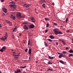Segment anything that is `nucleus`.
<instances>
[{
  "label": "nucleus",
  "instance_id": "58",
  "mask_svg": "<svg viewBox=\"0 0 73 73\" xmlns=\"http://www.w3.org/2000/svg\"><path fill=\"white\" fill-rule=\"evenodd\" d=\"M1 24H0V28H1Z\"/></svg>",
  "mask_w": 73,
  "mask_h": 73
},
{
  "label": "nucleus",
  "instance_id": "11",
  "mask_svg": "<svg viewBox=\"0 0 73 73\" xmlns=\"http://www.w3.org/2000/svg\"><path fill=\"white\" fill-rule=\"evenodd\" d=\"M13 56L14 57V58H19V57H18V56L16 54H13Z\"/></svg>",
  "mask_w": 73,
  "mask_h": 73
},
{
  "label": "nucleus",
  "instance_id": "15",
  "mask_svg": "<svg viewBox=\"0 0 73 73\" xmlns=\"http://www.w3.org/2000/svg\"><path fill=\"white\" fill-rule=\"evenodd\" d=\"M29 54H31V52H32V49L31 48H30L29 49Z\"/></svg>",
  "mask_w": 73,
  "mask_h": 73
},
{
  "label": "nucleus",
  "instance_id": "4",
  "mask_svg": "<svg viewBox=\"0 0 73 73\" xmlns=\"http://www.w3.org/2000/svg\"><path fill=\"white\" fill-rule=\"evenodd\" d=\"M30 19H31V20H32V22H33V23H35V18L34 17H31Z\"/></svg>",
  "mask_w": 73,
  "mask_h": 73
},
{
  "label": "nucleus",
  "instance_id": "30",
  "mask_svg": "<svg viewBox=\"0 0 73 73\" xmlns=\"http://www.w3.org/2000/svg\"><path fill=\"white\" fill-rule=\"evenodd\" d=\"M42 6L43 7L45 8V4H43L42 5Z\"/></svg>",
  "mask_w": 73,
  "mask_h": 73
},
{
  "label": "nucleus",
  "instance_id": "34",
  "mask_svg": "<svg viewBox=\"0 0 73 73\" xmlns=\"http://www.w3.org/2000/svg\"><path fill=\"white\" fill-rule=\"evenodd\" d=\"M0 51L1 52H3V51H4L3 50L2 48L0 50Z\"/></svg>",
  "mask_w": 73,
  "mask_h": 73
},
{
  "label": "nucleus",
  "instance_id": "52",
  "mask_svg": "<svg viewBox=\"0 0 73 73\" xmlns=\"http://www.w3.org/2000/svg\"><path fill=\"white\" fill-rule=\"evenodd\" d=\"M52 4L53 5H54V3H52Z\"/></svg>",
  "mask_w": 73,
  "mask_h": 73
},
{
  "label": "nucleus",
  "instance_id": "59",
  "mask_svg": "<svg viewBox=\"0 0 73 73\" xmlns=\"http://www.w3.org/2000/svg\"><path fill=\"white\" fill-rule=\"evenodd\" d=\"M35 13H37V12L36 11H35Z\"/></svg>",
  "mask_w": 73,
  "mask_h": 73
},
{
  "label": "nucleus",
  "instance_id": "20",
  "mask_svg": "<svg viewBox=\"0 0 73 73\" xmlns=\"http://www.w3.org/2000/svg\"><path fill=\"white\" fill-rule=\"evenodd\" d=\"M69 52L70 53H73V50H69Z\"/></svg>",
  "mask_w": 73,
  "mask_h": 73
},
{
  "label": "nucleus",
  "instance_id": "29",
  "mask_svg": "<svg viewBox=\"0 0 73 73\" xmlns=\"http://www.w3.org/2000/svg\"><path fill=\"white\" fill-rule=\"evenodd\" d=\"M62 52L63 53V54H65V53H67V52H66L65 51H63Z\"/></svg>",
  "mask_w": 73,
  "mask_h": 73
},
{
  "label": "nucleus",
  "instance_id": "35",
  "mask_svg": "<svg viewBox=\"0 0 73 73\" xmlns=\"http://www.w3.org/2000/svg\"><path fill=\"white\" fill-rule=\"evenodd\" d=\"M27 4H25L23 6L24 7H25L26 8H27Z\"/></svg>",
  "mask_w": 73,
  "mask_h": 73
},
{
  "label": "nucleus",
  "instance_id": "6",
  "mask_svg": "<svg viewBox=\"0 0 73 73\" xmlns=\"http://www.w3.org/2000/svg\"><path fill=\"white\" fill-rule=\"evenodd\" d=\"M29 27L30 29H32L35 27V25L33 24L29 26Z\"/></svg>",
  "mask_w": 73,
  "mask_h": 73
},
{
  "label": "nucleus",
  "instance_id": "1",
  "mask_svg": "<svg viewBox=\"0 0 73 73\" xmlns=\"http://www.w3.org/2000/svg\"><path fill=\"white\" fill-rule=\"evenodd\" d=\"M54 32L55 34L56 35H58L59 34H62V33L61 32V31H58V29H54Z\"/></svg>",
  "mask_w": 73,
  "mask_h": 73
},
{
  "label": "nucleus",
  "instance_id": "49",
  "mask_svg": "<svg viewBox=\"0 0 73 73\" xmlns=\"http://www.w3.org/2000/svg\"><path fill=\"white\" fill-rule=\"evenodd\" d=\"M48 30H45V33H46L48 32Z\"/></svg>",
  "mask_w": 73,
  "mask_h": 73
},
{
  "label": "nucleus",
  "instance_id": "37",
  "mask_svg": "<svg viewBox=\"0 0 73 73\" xmlns=\"http://www.w3.org/2000/svg\"><path fill=\"white\" fill-rule=\"evenodd\" d=\"M48 41H50V42H52V40H51V39H48Z\"/></svg>",
  "mask_w": 73,
  "mask_h": 73
},
{
  "label": "nucleus",
  "instance_id": "3",
  "mask_svg": "<svg viewBox=\"0 0 73 73\" xmlns=\"http://www.w3.org/2000/svg\"><path fill=\"white\" fill-rule=\"evenodd\" d=\"M9 6L11 8H13L14 9L16 8V5L11 4L9 5Z\"/></svg>",
  "mask_w": 73,
  "mask_h": 73
},
{
  "label": "nucleus",
  "instance_id": "36",
  "mask_svg": "<svg viewBox=\"0 0 73 73\" xmlns=\"http://www.w3.org/2000/svg\"><path fill=\"white\" fill-rule=\"evenodd\" d=\"M53 24L55 25H57V24L55 23L54 22H53Z\"/></svg>",
  "mask_w": 73,
  "mask_h": 73
},
{
  "label": "nucleus",
  "instance_id": "61",
  "mask_svg": "<svg viewBox=\"0 0 73 73\" xmlns=\"http://www.w3.org/2000/svg\"><path fill=\"white\" fill-rule=\"evenodd\" d=\"M37 62H38V61H36V63H37Z\"/></svg>",
  "mask_w": 73,
  "mask_h": 73
},
{
  "label": "nucleus",
  "instance_id": "60",
  "mask_svg": "<svg viewBox=\"0 0 73 73\" xmlns=\"http://www.w3.org/2000/svg\"><path fill=\"white\" fill-rule=\"evenodd\" d=\"M23 43H24V44H25V41L23 42Z\"/></svg>",
  "mask_w": 73,
  "mask_h": 73
},
{
  "label": "nucleus",
  "instance_id": "16",
  "mask_svg": "<svg viewBox=\"0 0 73 73\" xmlns=\"http://www.w3.org/2000/svg\"><path fill=\"white\" fill-rule=\"evenodd\" d=\"M5 48H6V47L5 46H4L2 47V49L4 51L5 50Z\"/></svg>",
  "mask_w": 73,
  "mask_h": 73
},
{
  "label": "nucleus",
  "instance_id": "10",
  "mask_svg": "<svg viewBox=\"0 0 73 73\" xmlns=\"http://www.w3.org/2000/svg\"><path fill=\"white\" fill-rule=\"evenodd\" d=\"M62 57H66V55H59V58H62Z\"/></svg>",
  "mask_w": 73,
  "mask_h": 73
},
{
  "label": "nucleus",
  "instance_id": "51",
  "mask_svg": "<svg viewBox=\"0 0 73 73\" xmlns=\"http://www.w3.org/2000/svg\"><path fill=\"white\" fill-rule=\"evenodd\" d=\"M13 20H15V17H13Z\"/></svg>",
  "mask_w": 73,
  "mask_h": 73
},
{
  "label": "nucleus",
  "instance_id": "2",
  "mask_svg": "<svg viewBox=\"0 0 73 73\" xmlns=\"http://www.w3.org/2000/svg\"><path fill=\"white\" fill-rule=\"evenodd\" d=\"M7 37H8V34H7V32H6L5 36L1 38L0 39L1 40H3L4 41L5 40H7Z\"/></svg>",
  "mask_w": 73,
  "mask_h": 73
},
{
  "label": "nucleus",
  "instance_id": "62",
  "mask_svg": "<svg viewBox=\"0 0 73 73\" xmlns=\"http://www.w3.org/2000/svg\"><path fill=\"white\" fill-rule=\"evenodd\" d=\"M26 71H29L28 70H27V69H26Z\"/></svg>",
  "mask_w": 73,
  "mask_h": 73
},
{
  "label": "nucleus",
  "instance_id": "50",
  "mask_svg": "<svg viewBox=\"0 0 73 73\" xmlns=\"http://www.w3.org/2000/svg\"><path fill=\"white\" fill-rule=\"evenodd\" d=\"M66 50H68V47H66Z\"/></svg>",
  "mask_w": 73,
  "mask_h": 73
},
{
  "label": "nucleus",
  "instance_id": "14",
  "mask_svg": "<svg viewBox=\"0 0 73 73\" xmlns=\"http://www.w3.org/2000/svg\"><path fill=\"white\" fill-rule=\"evenodd\" d=\"M40 1L39 3H44L45 2H46L45 0H40Z\"/></svg>",
  "mask_w": 73,
  "mask_h": 73
},
{
  "label": "nucleus",
  "instance_id": "7",
  "mask_svg": "<svg viewBox=\"0 0 73 73\" xmlns=\"http://www.w3.org/2000/svg\"><path fill=\"white\" fill-rule=\"evenodd\" d=\"M21 15V13H18L17 14V17H20V18Z\"/></svg>",
  "mask_w": 73,
  "mask_h": 73
},
{
  "label": "nucleus",
  "instance_id": "41",
  "mask_svg": "<svg viewBox=\"0 0 73 73\" xmlns=\"http://www.w3.org/2000/svg\"><path fill=\"white\" fill-rule=\"evenodd\" d=\"M9 24L10 25H12V23L10 22H9Z\"/></svg>",
  "mask_w": 73,
  "mask_h": 73
},
{
  "label": "nucleus",
  "instance_id": "5",
  "mask_svg": "<svg viewBox=\"0 0 73 73\" xmlns=\"http://www.w3.org/2000/svg\"><path fill=\"white\" fill-rule=\"evenodd\" d=\"M23 27L24 29H26L27 30L28 29V27L25 25H23Z\"/></svg>",
  "mask_w": 73,
  "mask_h": 73
},
{
  "label": "nucleus",
  "instance_id": "39",
  "mask_svg": "<svg viewBox=\"0 0 73 73\" xmlns=\"http://www.w3.org/2000/svg\"><path fill=\"white\" fill-rule=\"evenodd\" d=\"M25 51L26 52H28V49L26 48L25 50Z\"/></svg>",
  "mask_w": 73,
  "mask_h": 73
},
{
  "label": "nucleus",
  "instance_id": "28",
  "mask_svg": "<svg viewBox=\"0 0 73 73\" xmlns=\"http://www.w3.org/2000/svg\"><path fill=\"white\" fill-rule=\"evenodd\" d=\"M72 56H73V55L72 54H69L68 56L69 57H72Z\"/></svg>",
  "mask_w": 73,
  "mask_h": 73
},
{
  "label": "nucleus",
  "instance_id": "56",
  "mask_svg": "<svg viewBox=\"0 0 73 73\" xmlns=\"http://www.w3.org/2000/svg\"><path fill=\"white\" fill-rule=\"evenodd\" d=\"M31 57H29V60H31Z\"/></svg>",
  "mask_w": 73,
  "mask_h": 73
},
{
  "label": "nucleus",
  "instance_id": "48",
  "mask_svg": "<svg viewBox=\"0 0 73 73\" xmlns=\"http://www.w3.org/2000/svg\"><path fill=\"white\" fill-rule=\"evenodd\" d=\"M13 54H16V52H13Z\"/></svg>",
  "mask_w": 73,
  "mask_h": 73
},
{
  "label": "nucleus",
  "instance_id": "24",
  "mask_svg": "<svg viewBox=\"0 0 73 73\" xmlns=\"http://www.w3.org/2000/svg\"><path fill=\"white\" fill-rule=\"evenodd\" d=\"M44 19L46 21H48L49 20V19L47 18H44Z\"/></svg>",
  "mask_w": 73,
  "mask_h": 73
},
{
  "label": "nucleus",
  "instance_id": "18",
  "mask_svg": "<svg viewBox=\"0 0 73 73\" xmlns=\"http://www.w3.org/2000/svg\"><path fill=\"white\" fill-rule=\"evenodd\" d=\"M48 58H50V59H51V60H52V59L53 58V57H51V56H48Z\"/></svg>",
  "mask_w": 73,
  "mask_h": 73
},
{
  "label": "nucleus",
  "instance_id": "23",
  "mask_svg": "<svg viewBox=\"0 0 73 73\" xmlns=\"http://www.w3.org/2000/svg\"><path fill=\"white\" fill-rule=\"evenodd\" d=\"M28 23V22L27 21L23 22V24H27Z\"/></svg>",
  "mask_w": 73,
  "mask_h": 73
},
{
  "label": "nucleus",
  "instance_id": "22",
  "mask_svg": "<svg viewBox=\"0 0 73 73\" xmlns=\"http://www.w3.org/2000/svg\"><path fill=\"white\" fill-rule=\"evenodd\" d=\"M58 54H60L59 56H61V55H63V53H60L59 52H58Z\"/></svg>",
  "mask_w": 73,
  "mask_h": 73
},
{
  "label": "nucleus",
  "instance_id": "43",
  "mask_svg": "<svg viewBox=\"0 0 73 73\" xmlns=\"http://www.w3.org/2000/svg\"><path fill=\"white\" fill-rule=\"evenodd\" d=\"M20 53H19L18 54V55H17V56H18V57H19V56H20Z\"/></svg>",
  "mask_w": 73,
  "mask_h": 73
},
{
  "label": "nucleus",
  "instance_id": "38",
  "mask_svg": "<svg viewBox=\"0 0 73 73\" xmlns=\"http://www.w3.org/2000/svg\"><path fill=\"white\" fill-rule=\"evenodd\" d=\"M48 70H50V71H53V70L52 69H50V68H48Z\"/></svg>",
  "mask_w": 73,
  "mask_h": 73
},
{
  "label": "nucleus",
  "instance_id": "27",
  "mask_svg": "<svg viewBox=\"0 0 73 73\" xmlns=\"http://www.w3.org/2000/svg\"><path fill=\"white\" fill-rule=\"evenodd\" d=\"M25 17V16L24 15H21V17H20V18H24Z\"/></svg>",
  "mask_w": 73,
  "mask_h": 73
},
{
  "label": "nucleus",
  "instance_id": "64",
  "mask_svg": "<svg viewBox=\"0 0 73 73\" xmlns=\"http://www.w3.org/2000/svg\"><path fill=\"white\" fill-rule=\"evenodd\" d=\"M11 50H12V51L13 52V49H11Z\"/></svg>",
  "mask_w": 73,
  "mask_h": 73
},
{
  "label": "nucleus",
  "instance_id": "45",
  "mask_svg": "<svg viewBox=\"0 0 73 73\" xmlns=\"http://www.w3.org/2000/svg\"><path fill=\"white\" fill-rule=\"evenodd\" d=\"M13 17V15H11V18H13V17Z\"/></svg>",
  "mask_w": 73,
  "mask_h": 73
},
{
  "label": "nucleus",
  "instance_id": "32",
  "mask_svg": "<svg viewBox=\"0 0 73 73\" xmlns=\"http://www.w3.org/2000/svg\"><path fill=\"white\" fill-rule=\"evenodd\" d=\"M5 21H6V23H9V22H10V21H8L7 20H6Z\"/></svg>",
  "mask_w": 73,
  "mask_h": 73
},
{
  "label": "nucleus",
  "instance_id": "26",
  "mask_svg": "<svg viewBox=\"0 0 73 73\" xmlns=\"http://www.w3.org/2000/svg\"><path fill=\"white\" fill-rule=\"evenodd\" d=\"M48 65H51V64H53V63H52V62H48Z\"/></svg>",
  "mask_w": 73,
  "mask_h": 73
},
{
  "label": "nucleus",
  "instance_id": "13",
  "mask_svg": "<svg viewBox=\"0 0 73 73\" xmlns=\"http://www.w3.org/2000/svg\"><path fill=\"white\" fill-rule=\"evenodd\" d=\"M49 37L51 38V39H54V37L53 35H50L49 36Z\"/></svg>",
  "mask_w": 73,
  "mask_h": 73
},
{
  "label": "nucleus",
  "instance_id": "63",
  "mask_svg": "<svg viewBox=\"0 0 73 73\" xmlns=\"http://www.w3.org/2000/svg\"><path fill=\"white\" fill-rule=\"evenodd\" d=\"M23 73H26V72H24Z\"/></svg>",
  "mask_w": 73,
  "mask_h": 73
},
{
  "label": "nucleus",
  "instance_id": "9",
  "mask_svg": "<svg viewBox=\"0 0 73 73\" xmlns=\"http://www.w3.org/2000/svg\"><path fill=\"white\" fill-rule=\"evenodd\" d=\"M2 9L3 11L5 12V13H7V9L6 8L3 7L2 8Z\"/></svg>",
  "mask_w": 73,
  "mask_h": 73
},
{
  "label": "nucleus",
  "instance_id": "57",
  "mask_svg": "<svg viewBox=\"0 0 73 73\" xmlns=\"http://www.w3.org/2000/svg\"><path fill=\"white\" fill-rule=\"evenodd\" d=\"M62 41V40H61V39H60V40H59V41Z\"/></svg>",
  "mask_w": 73,
  "mask_h": 73
},
{
  "label": "nucleus",
  "instance_id": "54",
  "mask_svg": "<svg viewBox=\"0 0 73 73\" xmlns=\"http://www.w3.org/2000/svg\"><path fill=\"white\" fill-rule=\"evenodd\" d=\"M56 45H58V42H56Z\"/></svg>",
  "mask_w": 73,
  "mask_h": 73
},
{
  "label": "nucleus",
  "instance_id": "19",
  "mask_svg": "<svg viewBox=\"0 0 73 73\" xmlns=\"http://www.w3.org/2000/svg\"><path fill=\"white\" fill-rule=\"evenodd\" d=\"M44 44L45 46L47 47L48 46V45H47V44L46 43V42L44 41Z\"/></svg>",
  "mask_w": 73,
  "mask_h": 73
},
{
  "label": "nucleus",
  "instance_id": "53",
  "mask_svg": "<svg viewBox=\"0 0 73 73\" xmlns=\"http://www.w3.org/2000/svg\"><path fill=\"white\" fill-rule=\"evenodd\" d=\"M67 33H69V30L67 31Z\"/></svg>",
  "mask_w": 73,
  "mask_h": 73
},
{
  "label": "nucleus",
  "instance_id": "31",
  "mask_svg": "<svg viewBox=\"0 0 73 73\" xmlns=\"http://www.w3.org/2000/svg\"><path fill=\"white\" fill-rule=\"evenodd\" d=\"M62 42H63V44H64V45H66V43H65V42H64V40H62Z\"/></svg>",
  "mask_w": 73,
  "mask_h": 73
},
{
  "label": "nucleus",
  "instance_id": "25",
  "mask_svg": "<svg viewBox=\"0 0 73 73\" xmlns=\"http://www.w3.org/2000/svg\"><path fill=\"white\" fill-rule=\"evenodd\" d=\"M9 4H15V2L13 1H12L11 2H10L9 3Z\"/></svg>",
  "mask_w": 73,
  "mask_h": 73
},
{
  "label": "nucleus",
  "instance_id": "40",
  "mask_svg": "<svg viewBox=\"0 0 73 73\" xmlns=\"http://www.w3.org/2000/svg\"><path fill=\"white\" fill-rule=\"evenodd\" d=\"M15 30H16V28H15L13 30V32H15Z\"/></svg>",
  "mask_w": 73,
  "mask_h": 73
},
{
  "label": "nucleus",
  "instance_id": "12",
  "mask_svg": "<svg viewBox=\"0 0 73 73\" xmlns=\"http://www.w3.org/2000/svg\"><path fill=\"white\" fill-rule=\"evenodd\" d=\"M59 62L60 63H61V64H64V65H65V62H64L62 60H60Z\"/></svg>",
  "mask_w": 73,
  "mask_h": 73
},
{
  "label": "nucleus",
  "instance_id": "47",
  "mask_svg": "<svg viewBox=\"0 0 73 73\" xmlns=\"http://www.w3.org/2000/svg\"><path fill=\"white\" fill-rule=\"evenodd\" d=\"M19 36H21L22 35V34L19 33Z\"/></svg>",
  "mask_w": 73,
  "mask_h": 73
},
{
  "label": "nucleus",
  "instance_id": "17",
  "mask_svg": "<svg viewBox=\"0 0 73 73\" xmlns=\"http://www.w3.org/2000/svg\"><path fill=\"white\" fill-rule=\"evenodd\" d=\"M17 71L18 72V73H19H19H21V70H20V69H17Z\"/></svg>",
  "mask_w": 73,
  "mask_h": 73
},
{
  "label": "nucleus",
  "instance_id": "21",
  "mask_svg": "<svg viewBox=\"0 0 73 73\" xmlns=\"http://www.w3.org/2000/svg\"><path fill=\"white\" fill-rule=\"evenodd\" d=\"M26 67H27V66H25L24 67L23 66H21L20 67V68H22V69H24V68H26Z\"/></svg>",
  "mask_w": 73,
  "mask_h": 73
},
{
  "label": "nucleus",
  "instance_id": "8",
  "mask_svg": "<svg viewBox=\"0 0 73 73\" xmlns=\"http://www.w3.org/2000/svg\"><path fill=\"white\" fill-rule=\"evenodd\" d=\"M32 43L31 42V40H30V39H29L28 41V45H30L31 46H32Z\"/></svg>",
  "mask_w": 73,
  "mask_h": 73
},
{
  "label": "nucleus",
  "instance_id": "33",
  "mask_svg": "<svg viewBox=\"0 0 73 73\" xmlns=\"http://www.w3.org/2000/svg\"><path fill=\"white\" fill-rule=\"evenodd\" d=\"M49 23H47L46 24V28H48V27H49Z\"/></svg>",
  "mask_w": 73,
  "mask_h": 73
},
{
  "label": "nucleus",
  "instance_id": "46",
  "mask_svg": "<svg viewBox=\"0 0 73 73\" xmlns=\"http://www.w3.org/2000/svg\"><path fill=\"white\" fill-rule=\"evenodd\" d=\"M14 73H18V72L17 71H17H15V72H14Z\"/></svg>",
  "mask_w": 73,
  "mask_h": 73
},
{
  "label": "nucleus",
  "instance_id": "44",
  "mask_svg": "<svg viewBox=\"0 0 73 73\" xmlns=\"http://www.w3.org/2000/svg\"><path fill=\"white\" fill-rule=\"evenodd\" d=\"M29 7V5H27L26 8H28V7Z\"/></svg>",
  "mask_w": 73,
  "mask_h": 73
},
{
  "label": "nucleus",
  "instance_id": "55",
  "mask_svg": "<svg viewBox=\"0 0 73 73\" xmlns=\"http://www.w3.org/2000/svg\"><path fill=\"white\" fill-rule=\"evenodd\" d=\"M4 1V0H1V2H3V1Z\"/></svg>",
  "mask_w": 73,
  "mask_h": 73
},
{
  "label": "nucleus",
  "instance_id": "42",
  "mask_svg": "<svg viewBox=\"0 0 73 73\" xmlns=\"http://www.w3.org/2000/svg\"><path fill=\"white\" fill-rule=\"evenodd\" d=\"M68 18H67L66 19V23H67V22L68 21Z\"/></svg>",
  "mask_w": 73,
  "mask_h": 73
}]
</instances>
